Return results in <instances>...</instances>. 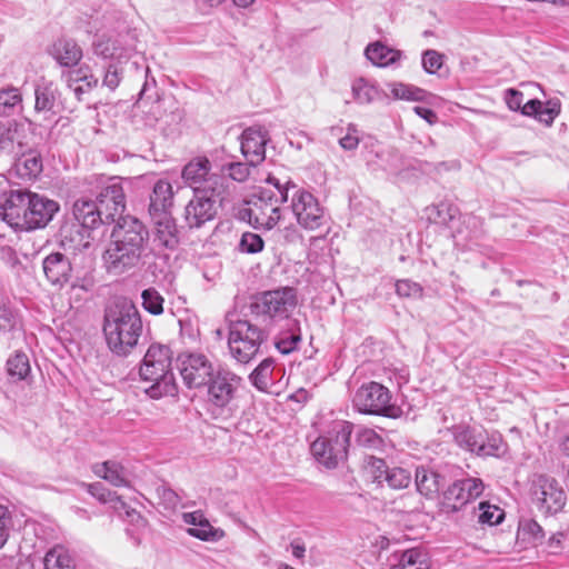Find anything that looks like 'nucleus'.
I'll return each instance as SVG.
<instances>
[{
  "instance_id": "obj_2",
  "label": "nucleus",
  "mask_w": 569,
  "mask_h": 569,
  "mask_svg": "<svg viewBox=\"0 0 569 569\" xmlns=\"http://www.w3.org/2000/svg\"><path fill=\"white\" fill-rule=\"evenodd\" d=\"M170 366L171 351L169 347L153 343L148 348L139 373L142 380L152 382V385L146 389L150 398L159 399L177 393V386L173 375L170 371Z\"/></svg>"
},
{
  "instance_id": "obj_54",
  "label": "nucleus",
  "mask_w": 569,
  "mask_h": 569,
  "mask_svg": "<svg viewBox=\"0 0 569 569\" xmlns=\"http://www.w3.org/2000/svg\"><path fill=\"white\" fill-rule=\"evenodd\" d=\"M502 449V440L499 435L488 437L483 433L480 456H498Z\"/></svg>"
},
{
  "instance_id": "obj_3",
  "label": "nucleus",
  "mask_w": 569,
  "mask_h": 569,
  "mask_svg": "<svg viewBox=\"0 0 569 569\" xmlns=\"http://www.w3.org/2000/svg\"><path fill=\"white\" fill-rule=\"evenodd\" d=\"M353 425L348 421H338L325 435L311 443V453L315 459L328 469L336 468L347 458Z\"/></svg>"
},
{
  "instance_id": "obj_6",
  "label": "nucleus",
  "mask_w": 569,
  "mask_h": 569,
  "mask_svg": "<svg viewBox=\"0 0 569 569\" xmlns=\"http://www.w3.org/2000/svg\"><path fill=\"white\" fill-rule=\"evenodd\" d=\"M296 306V290L290 287H283L258 295L250 309L257 317L287 319Z\"/></svg>"
},
{
  "instance_id": "obj_41",
  "label": "nucleus",
  "mask_w": 569,
  "mask_h": 569,
  "mask_svg": "<svg viewBox=\"0 0 569 569\" xmlns=\"http://www.w3.org/2000/svg\"><path fill=\"white\" fill-rule=\"evenodd\" d=\"M7 370L11 377L18 380L24 379L30 372V363L27 355L18 352L7 361Z\"/></svg>"
},
{
  "instance_id": "obj_44",
  "label": "nucleus",
  "mask_w": 569,
  "mask_h": 569,
  "mask_svg": "<svg viewBox=\"0 0 569 569\" xmlns=\"http://www.w3.org/2000/svg\"><path fill=\"white\" fill-rule=\"evenodd\" d=\"M264 248L263 239L258 234L250 231L243 232L238 249L242 253L254 254L261 252Z\"/></svg>"
},
{
  "instance_id": "obj_30",
  "label": "nucleus",
  "mask_w": 569,
  "mask_h": 569,
  "mask_svg": "<svg viewBox=\"0 0 569 569\" xmlns=\"http://www.w3.org/2000/svg\"><path fill=\"white\" fill-rule=\"evenodd\" d=\"M87 70L88 68L80 67L79 69L69 71L66 74L67 84L72 89L79 101L82 99L83 93L89 92L98 84V79L93 74H88Z\"/></svg>"
},
{
  "instance_id": "obj_16",
  "label": "nucleus",
  "mask_w": 569,
  "mask_h": 569,
  "mask_svg": "<svg viewBox=\"0 0 569 569\" xmlns=\"http://www.w3.org/2000/svg\"><path fill=\"white\" fill-rule=\"evenodd\" d=\"M29 190L16 189L3 194L0 200V217L14 230H24L27 226V202Z\"/></svg>"
},
{
  "instance_id": "obj_19",
  "label": "nucleus",
  "mask_w": 569,
  "mask_h": 569,
  "mask_svg": "<svg viewBox=\"0 0 569 569\" xmlns=\"http://www.w3.org/2000/svg\"><path fill=\"white\" fill-rule=\"evenodd\" d=\"M111 239L143 252L144 246L149 239V232L141 221L127 216L118 219L112 230Z\"/></svg>"
},
{
  "instance_id": "obj_63",
  "label": "nucleus",
  "mask_w": 569,
  "mask_h": 569,
  "mask_svg": "<svg viewBox=\"0 0 569 569\" xmlns=\"http://www.w3.org/2000/svg\"><path fill=\"white\" fill-rule=\"evenodd\" d=\"M299 189L297 187L296 183H293L292 181H287L286 183H283V187H281L278 191V196L274 194V198L278 199V206H280V203H283V202H287L288 199H289V193L292 191V193Z\"/></svg>"
},
{
  "instance_id": "obj_20",
  "label": "nucleus",
  "mask_w": 569,
  "mask_h": 569,
  "mask_svg": "<svg viewBox=\"0 0 569 569\" xmlns=\"http://www.w3.org/2000/svg\"><path fill=\"white\" fill-rule=\"evenodd\" d=\"M268 133L262 128H248L241 134V152L252 167L261 163L266 158Z\"/></svg>"
},
{
  "instance_id": "obj_53",
  "label": "nucleus",
  "mask_w": 569,
  "mask_h": 569,
  "mask_svg": "<svg viewBox=\"0 0 569 569\" xmlns=\"http://www.w3.org/2000/svg\"><path fill=\"white\" fill-rule=\"evenodd\" d=\"M157 496L160 500V505H162L166 510H174L180 503L178 493L166 486L157 488Z\"/></svg>"
},
{
  "instance_id": "obj_25",
  "label": "nucleus",
  "mask_w": 569,
  "mask_h": 569,
  "mask_svg": "<svg viewBox=\"0 0 569 569\" xmlns=\"http://www.w3.org/2000/svg\"><path fill=\"white\" fill-rule=\"evenodd\" d=\"M72 213L74 219L86 229H96L99 224L106 223L96 201L84 197L74 201Z\"/></svg>"
},
{
  "instance_id": "obj_59",
  "label": "nucleus",
  "mask_w": 569,
  "mask_h": 569,
  "mask_svg": "<svg viewBox=\"0 0 569 569\" xmlns=\"http://www.w3.org/2000/svg\"><path fill=\"white\" fill-rule=\"evenodd\" d=\"M11 517L6 507L0 506V548H2L10 532Z\"/></svg>"
},
{
  "instance_id": "obj_11",
  "label": "nucleus",
  "mask_w": 569,
  "mask_h": 569,
  "mask_svg": "<svg viewBox=\"0 0 569 569\" xmlns=\"http://www.w3.org/2000/svg\"><path fill=\"white\" fill-rule=\"evenodd\" d=\"M222 189L214 191L197 190L190 199L184 210V219L190 228H200L206 222L212 220L218 212V203Z\"/></svg>"
},
{
  "instance_id": "obj_14",
  "label": "nucleus",
  "mask_w": 569,
  "mask_h": 569,
  "mask_svg": "<svg viewBox=\"0 0 569 569\" xmlns=\"http://www.w3.org/2000/svg\"><path fill=\"white\" fill-rule=\"evenodd\" d=\"M96 203L106 223L114 222L117 218H123L122 213L126 208V197L121 181L114 177L109 178L101 187Z\"/></svg>"
},
{
  "instance_id": "obj_23",
  "label": "nucleus",
  "mask_w": 569,
  "mask_h": 569,
  "mask_svg": "<svg viewBox=\"0 0 569 569\" xmlns=\"http://www.w3.org/2000/svg\"><path fill=\"white\" fill-rule=\"evenodd\" d=\"M173 204V190L170 182L158 180L150 196L149 214L150 217H159L169 214Z\"/></svg>"
},
{
  "instance_id": "obj_15",
  "label": "nucleus",
  "mask_w": 569,
  "mask_h": 569,
  "mask_svg": "<svg viewBox=\"0 0 569 569\" xmlns=\"http://www.w3.org/2000/svg\"><path fill=\"white\" fill-rule=\"evenodd\" d=\"M483 488L481 479L478 478H467L453 482L443 492L442 509L446 512L460 510L469 501L478 498Z\"/></svg>"
},
{
  "instance_id": "obj_1",
  "label": "nucleus",
  "mask_w": 569,
  "mask_h": 569,
  "mask_svg": "<svg viewBox=\"0 0 569 569\" xmlns=\"http://www.w3.org/2000/svg\"><path fill=\"white\" fill-rule=\"evenodd\" d=\"M103 333L112 353L126 357L137 346L142 333V321L137 307L126 299L106 309Z\"/></svg>"
},
{
  "instance_id": "obj_8",
  "label": "nucleus",
  "mask_w": 569,
  "mask_h": 569,
  "mask_svg": "<svg viewBox=\"0 0 569 569\" xmlns=\"http://www.w3.org/2000/svg\"><path fill=\"white\" fill-rule=\"evenodd\" d=\"M239 382L240 378L234 373L219 370L206 385L208 387V403L214 418L229 411V405L234 398Z\"/></svg>"
},
{
  "instance_id": "obj_28",
  "label": "nucleus",
  "mask_w": 569,
  "mask_h": 569,
  "mask_svg": "<svg viewBox=\"0 0 569 569\" xmlns=\"http://www.w3.org/2000/svg\"><path fill=\"white\" fill-rule=\"evenodd\" d=\"M51 54L62 67H74L82 58V50L72 39H58L52 48Z\"/></svg>"
},
{
  "instance_id": "obj_36",
  "label": "nucleus",
  "mask_w": 569,
  "mask_h": 569,
  "mask_svg": "<svg viewBox=\"0 0 569 569\" xmlns=\"http://www.w3.org/2000/svg\"><path fill=\"white\" fill-rule=\"evenodd\" d=\"M353 100L360 104H368L379 98V89L365 78H358L351 86Z\"/></svg>"
},
{
  "instance_id": "obj_5",
  "label": "nucleus",
  "mask_w": 569,
  "mask_h": 569,
  "mask_svg": "<svg viewBox=\"0 0 569 569\" xmlns=\"http://www.w3.org/2000/svg\"><path fill=\"white\" fill-rule=\"evenodd\" d=\"M355 408L365 415L396 418L399 416V408L391 403V395L388 388L378 383L369 382L362 385L353 397Z\"/></svg>"
},
{
  "instance_id": "obj_49",
  "label": "nucleus",
  "mask_w": 569,
  "mask_h": 569,
  "mask_svg": "<svg viewBox=\"0 0 569 569\" xmlns=\"http://www.w3.org/2000/svg\"><path fill=\"white\" fill-rule=\"evenodd\" d=\"M250 167L249 162H230L222 166V172H227L234 181L243 182L250 174Z\"/></svg>"
},
{
  "instance_id": "obj_55",
  "label": "nucleus",
  "mask_w": 569,
  "mask_h": 569,
  "mask_svg": "<svg viewBox=\"0 0 569 569\" xmlns=\"http://www.w3.org/2000/svg\"><path fill=\"white\" fill-rule=\"evenodd\" d=\"M122 79V69L118 67L116 63H110L107 67L102 84L110 90H114L121 82Z\"/></svg>"
},
{
  "instance_id": "obj_27",
  "label": "nucleus",
  "mask_w": 569,
  "mask_h": 569,
  "mask_svg": "<svg viewBox=\"0 0 569 569\" xmlns=\"http://www.w3.org/2000/svg\"><path fill=\"white\" fill-rule=\"evenodd\" d=\"M22 149L16 121L0 120V157H13Z\"/></svg>"
},
{
  "instance_id": "obj_10",
  "label": "nucleus",
  "mask_w": 569,
  "mask_h": 569,
  "mask_svg": "<svg viewBox=\"0 0 569 569\" xmlns=\"http://www.w3.org/2000/svg\"><path fill=\"white\" fill-rule=\"evenodd\" d=\"M178 368L188 388L204 387L216 373L213 363L198 352H182L177 358Z\"/></svg>"
},
{
  "instance_id": "obj_18",
  "label": "nucleus",
  "mask_w": 569,
  "mask_h": 569,
  "mask_svg": "<svg viewBox=\"0 0 569 569\" xmlns=\"http://www.w3.org/2000/svg\"><path fill=\"white\" fill-rule=\"evenodd\" d=\"M141 256L142 252L138 251V249L124 246L118 242V240L112 239L104 251L103 260L108 272L122 274L134 268L139 263Z\"/></svg>"
},
{
  "instance_id": "obj_22",
  "label": "nucleus",
  "mask_w": 569,
  "mask_h": 569,
  "mask_svg": "<svg viewBox=\"0 0 569 569\" xmlns=\"http://www.w3.org/2000/svg\"><path fill=\"white\" fill-rule=\"evenodd\" d=\"M42 268L48 281L54 286H63L71 278V261L64 253L48 254L42 261Z\"/></svg>"
},
{
  "instance_id": "obj_24",
  "label": "nucleus",
  "mask_w": 569,
  "mask_h": 569,
  "mask_svg": "<svg viewBox=\"0 0 569 569\" xmlns=\"http://www.w3.org/2000/svg\"><path fill=\"white\" fill-rule=\"evenodd\" d=\"M42 168L41 156L37 151L30 150L29 152H22V154L14 160L10 169V174L22 180H31L42 172Z\"/></svg>"
},
{
  "instance_id": "obj_9",
  "label": "nucleus",
  "mask_w": 569,
  "mask_h": 569,
  "mask_svg": "<svg viewBox=\"0 0 569 569\" xmlns=\"http://www.w3.org/2000/svg\"><path fill=\"white\" fill-rule=\"evenodd\" d=\"M290 208L298 224L306 230H317L327 223L325 209L318 199L305 189H297L291 194Z\"/></svg>"
},
{
  "instance_id": "obj_60",
  "label": "nucleus",
  "mask_w": 569,
  "mask_h": 569,
  "mask_svg": "<svg viewBox=\"0 0 569 569\" xmlns=\"http://www.w3.org/2000/svg\"><path fill=\"white\" fill-rule=\"evenodd\" d=\"M0 260L11 269H17L21 264L16 250L10 246L0 247Z\"/></svg>"
},
{
  "instance_id": "obj_17",
  "label": "nucleus",
  "mask_w": 569,
  "mask_h": 569,
  "mask_svg": "<svg viewBox=\"0 0 569 569\" xmlns=\"http://www.w3.org/2000/svg\"><path fill=\"white\" fill-rule=\"evenodd\" d=\"M26 231L44 228L59 211V203L46 196L29 191Z\"/></svg>"
},
{
  "instance_id": "obj_7",
  "label": "nucleus",
  "mask_w": 569,
  "mask_h": 569,
  "mask_svg": "<svg viewBox=\"0 0 569 569\" xmlns=\"http://www.w3.org/2000/svg\"><path fill=\"white\" fill-rule=\"evenodd\" d=\"M532 502L545 515H555L566 505V492L560 483L547 475H535L531 480Z\"/></svg>"
},
{
  "instance_id": "obj_42",
  "label": "nucleus",
  "mask_w": 569,
  "mask_h": 569,
  "mask_svg": "<svg viewBox=\"0 0 569 569\" xmlns=\"http://www.w3.org/2000/svg\"><path fill=\"white\" fill-rule=\"evenodd\" d=\"M272 369L273 360L271 358L263 359L250 375V379L253 386L260 390L267 388L272 373Z\"/></svg>"
},
{
  "instance_id": "obj_57",
  "label": "nucleus",
  "mask_w": 569,
  "mask_h": 569,
  "mask_svg": "<svg viewBox=\"0 0 569 569\" xmlns=\"http://www.w3.org/2000/svg\"><path fill=\"white\" fill-rule=\"evenodd\" d=\"M88 492L101 502H112L114 492L108 490L101 482L86 485Z\"/></svg>"
},
{
  "instance_id": "obj_39",
  "label": "nucleus",
  "mask_w": 569,
  "mask_h": 569,
  "mask_svg": "<svg viewBox=\"0 0 569 569\" xmlns=\"http://www.w3.org/2000/svg\"><path fill=\"white\" fill-rule=\"evenodd\" d=\"M142 307L146 311L153 316L163 313L164 299L160 292L153 288H147L141 292Z\"/></svg>"
},
{
  "instance_id": "obj_37",
  "label": "nucleus",
  "mask_w": 569,
  "mask_h": 569,
  "mask_svg": "<svg viewBox=\"0 0 569 569\" xmlns=\"http://www.w3.org/2000/svg\"><path fill=\"white\" fill-rule=\"evenodd\" d=\"M391 561L390 567H400L401 565H405L417 568L422 567L423 565H429L427 553L419 548H411L401 553H393Z\"/></svg>"
},
{
  "instance_id": "obj_61",
  "label": "nucleus",
  "mask_w": 569,
  "mask_h": 569,
  "mask_svg": "<svg viewBox=\"0 0 569 569\" xmlns=\"http://www.w3.org/2000/svg\"><path fill=\"white\" fill-rule=\"evenodd\" d=\"M506 102L511 110H521L523 102V93L516 89H508L506 91Z\"/></svg>"
},
{
  "instance_id": "obj_12",
  "label": "nucleus",
  "mask_w": 569,
  "mask_h": 569,
  "mask_svg": "<svg viewBox=\"0 0 569 569\" xmlns=\"http://www.w3.org/2000/svg\"><path fill=\"white\" fill-rule=\"evenodd\" d=\"M251 207L244 210L243 218L256 228L272 229L281 218L280 207L274 193L263 189L250 201Z\"/></svg>"
},
{
  "instance_id": "obj_51",
  "label": "nucleus",
  "mask_w": 569,
  "mask_h": 569,
  "mask_svg": "<svg viewBox=\"0 0 569 569\" xmlns=\"http://www.w3.org/2000/svg\"><path fill=\"white\" fill-rule=\"evenodd\" d=\"M443 64V56L436 50H426L422 54V68L427 73H436Z\"/></svg>"
},
{
  "instance_id": "obj_40",
  "label": "nucleus",
  "mask_w": 569,
  "mask_h": 569,
  "mask_svg": "<svg viewBox=\"0 0 569 569\" xmlns=\"http://www.w3.org/2000/svg\"><path fill=\"white\" fill-rule=\"evenodd\" d=\"M21 102L22 97L17 88L10 87L0 90V116H11Z\"/></svg>"
},
{
  "instance_id": "obj_21",
  "label": "nucleus",
  "mask_w": 569,
  "mask_h": 569,
  "mask_svg": "<svg viewBox=\"0 0 569 569\" xmlns=\"http://www.w3.org/2000/svg\"><path fill=\"white\" fill-rule=\"evenodd\" d=\"M153 222V250H173L179 243L178 229L171 213L151 217Z\"/></svg>"
},
{
  "instance_id": "obj_56",
  "label": "nucleus",
  "mask_w": 569,
  "mask_h": 569,
  "mask_svg": "<svg viewBox=\"0 0 569 569\" xmlns=\"http://www.w3.org/2000/svg\"><path fill=\"white\" fill-rule=\"evenodd\" d=\"M360 138L355 124L350 123L347 128V133L339 139V144L342 149L351 151L358 148Z\"/></svg>"
},
{
  "instance_id": "obj_47",
  "label": "nucleus",
  "mask_w": 569,
  "mask_h": 569,
  "mask_svg": "<svg viewBox=\"0 0 569 569\" xmlns=\"http://www.w3.org/2000/svg\"><path fill=\"white\" fill-rule=\"evenodd\" d=\"M383 479L391 488L402 489L411 482V473L403 468L395 467L388 470Z\"/></svg>"
},
{
  "instance_id": "obj_43",
  "label": "nucleus",
  "mask_w": 569,
  "mask_h": 569,
  "mask_svg": "<svg viewBox=\"0 0 569 569\" xmlns=\"http://www.w3.org/2000/svg\"><path fill=\"white\" fill-rule=\"evenodd\" d=\"M188 533L203 541H218L223 536V532L213 528L207 519L199 522V526L189 528Z\"/></svg>"
},
{
  "instance_id": "obj_33",
  "label": "nucleus",
  "mask_w": 569,
  "mask_h": 569,
  "mask_svg": "<svg viewBox=\"0 0 569 569\" xmlns=\"http://www.w3.org/2000/svg\"><path fill=\"white\" fill-rule=\"evenodd\" d=\"M93 472L116 487L127 486L123 468L116 461H104L93 467Z\"/></svg>"
},
{
  "instance_id": "obj_48",
  "label": "nucleus",
  "mask_w": 569,
  "mask_h": 569,
  "mask_svg": "<svg viewBox=\"0 0 569 569\" xmlns=\"http://www.w3.org/2000/svg\"><path fill=\"white\" fill-rule=\"evenodd\" d=\"M301 341L300 332L286 331L276 340V348L283 355H288L298 348Z\"/></svg>"
},
{
  "instance_id": "obj_64",
  "label": "nucleus",
  "mask_w": 569,
  "mask_h": 569,
  "mask_svg": "<svg viewBox=\"0 0 569 569\" xmlns=\"http://www.w3.org/2000/svg\"><path fill=\"white\" fill-rule=\"evenodd\" d=\"M540 108H541V101L538 99H531L522 106L521 113L525 116H529V117L533 116V117L538 118Z\"/></svg>"
},
{
  "instance_id": "obj_50",
  "label": "nucleus",
  "mask_w": 569,
  "mask_h": 569,
  "mask_svg": "<svg viewBox=\"0 0 569 569\" xmlns=\"http://www.w3.org/2000/svg\"><path fill=\"white\" fill-rule=\"evenodd\" d=\"M396 291L400 297L417 299L422 297L423 289L418 282L403 279L397 281Z\"/></svg>"
},
{
  "instance_id": "obj_4",
  "label": "nucleus",
  "mask_w": 569,
  "mask_h": 569,
  "mask_svg": "<svg viewBox=\"0 0 569 569\" xmlns=\"http://www.w3.org/2000/svg\"><path fill=\"white\" fill-rule=\"evenodd\" d=\"M267 338L262 329L247 320L231 321L228 336L230 355L238 362L248 363L259 353Z\"/></svg>"
},
{
  "instance_id": "obj_52",
  "label": "nucleus",
  "mask_w": 569,
  "mask_h": 569,
  "mask_svg": "<svg viewBox=\"0 0 569 569\" xmlns=\"http://www.w3.org/2000/svg\"><path fill=\"white\" fill-rule=\"evenodd\" d=\"M432 211L436 212V221L441 224H449L458 214V208L447 202L435 206Z\"/></svg>"
},
{
  "instance_id": "obj_45",
  "label": "nucleus",
  "mask_w": 569,
  "mask_h": 569,
  "mask_svg": "<svg viewBox=\"0 0 569 569\" xmlns=\"http://www.w3.org/2000/svg\"><path fill=\"white\" fill-rule=\"evenodd\" d=\"M519 532L522 535L523 539H528L533 543H540L545 538L542 527L533 519L520 521Z\"/></svg>"
},
{
  "instance_id": "obj_58",
  "label": "nucleus",
  "mask_w": 569,
  "mask_h": 569,
  "mask_svg": "<svg viewBox=\"0 0 569 569\" xmlns=\"http://www.w3.org/2000/svg\"><path fill=\"white\" fill-rule=\"evenodd\" d=\"M357 441L363 447L372 448L380 445L381 438L372 429L365 428L357 433Z\"/></svg>"
},
{
  "instance_id": "obj_29",
  "label": "nucleus",
  "mask_w": 569,
  "mask_h": 569,
  "mask_svg": "<svg viewBox=\"0 0 569 569\" xmlns=\"http://www.w3.org/2000/svg\"><path fill=\"white\" fill-rule=\"evenodd\" d=\"M93 51L97 56L109 59L121 60L128 57L129 49L122 44L119 37L101 36L93 42Z\"/></svg>"
},
{
  "instance_id": "obj_34",
  "label": "nucleus",
  "mask_w": 569,
  "mask_h": 569,
  "mask_svg": "<svg viewBox=\"0 0 569 569\" xmlns=\"http://www.w3.org/2000/svg\"><path fill=\"white\" fill-rule=\"evenodd\" d=\"M388 87L395 99L407 101H426L427 98L431 96L421 88L402 82H391L388 84Z\"/></svg>"
},
{
  "instance_id": "obj_35",
  "label": "nucleus",
  "mask_w": 569,
  "mask_h": 569,
  "mask_svg": "<svg viewBox=\"0 0 569 569\" xmlns=\"http://www.w3.org/2000/svg\"><path fill=\"white\" fill-rule=\"evenodd\" d=\"M46 569H76L73 560L63 546H54L44 557Z\"/></svg>"
},
{
  "instance_id": "obj_62",
  "label": "nucleus",
  "mask_w": 569,
  "mask_h": 569,
  "mask_svg": "<svg viewBox=\"0 0 569 569\" xmlns=\"http://www.w3.org/2000/svg\"><path fill=\"white\" fill-rule=\"evenodd\" d=\"M368 465L373 469L375 479L379 480V481L386 477V475L389 470L385 460L376 458V457H369Z\"/></svg>"
},
{
  "instance_id": "obj_13",
  "label": "nucleus",
  "mask_w": 569,
  "mask_h": 569,
  "mask_svg": "<svg viewBox=\"0 0 569 569\" xmlns=\"http://www.w3.org/2000/svg\"><path fill=\"white\" fill-rule=\"evenodd\" d=\"M211 162L207 157H196L191 159L182 169L181 177L184 183L197 190L214 191L222 189L223 178L217 173H211Z\"/></svg>"
},
{
  "instance_id": "obj_26",
  "label": "nucleus",
  "mask_w": 569,
  "mask_h": 569,
  "mask_svg": "<svg viewBox=\"0 0 569 569\" xmlns=\"http://www.w3.org/2000/svg\"><path fill=\"white\" fill-rule=\"evenodd\" d=\"M446 485V478L425 466L416 469L417 490L427 498H433Z\"/></svg>"
},
{
  "instance_id": "obj_32",
  "label": "nucleus",
  "mask_w": 569,
  "mask_h": 569,
  "mask_svg": "<svg viewBox=\"0 0 569 569\" xmlns=\"http://www.w3.org/2000/svg\"><path fill=\"white\" fill-rule=\"evenodd\" d=\"M366 57L377 67H387L395 62H397L401 52L395 49H391L381 42H375L367 47Z\"/></svg>"
},
{
  "instance_id": "obj_31",
  "label": "nucleus",
  "mask_w": 569,
  "mask_h": 569,
  "mask_svg": "<svg viewBox=\"0 0 569 569\" xmlns=\"http://www.w3.org/2000/svg\"><path fill=\"white\" fill-rule=\"evenodd\" d=\"M36 103L34 109L38 112L41 111H52L57 99L59 97V91L57 86L52 81L41 80L36 87L34 90Z\"/></svg>"
},
{
  "instance_id": "obj_38",
  "label": "nucleus",
  "mask_w": 569,
  "mask_h": 569,
  "mask_svg": "<svg viewBox=\"0 0 569 569\" xmlns=\"http://www.w3.org/2000/svg\"><path fill=\"white\" fill-rule=\"evenodd\" d=\"M483 432L476 431L471 428H463L455 433L456 442L471 452H477L480 456L481 442Z\"/></svg>"
},
{
  "instance_id": "obj_46",
  "label": "nucleus",
  "mask_w": 569,
  "mask_h": 569,
  "mask_svg": "<svg viewBox=\"0 0 569 569\" xmlns=\"http://www.w3.org/2000/svg\"><path fill=\"white\" fill-rule=\"evenodd\" d=\"M479 509L480 513L478 520L481 523L493 526L500 523L505 518L502 509L497 506H491L488 502H480Z\"/></svg>"
}]
</instances>
